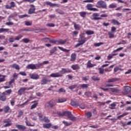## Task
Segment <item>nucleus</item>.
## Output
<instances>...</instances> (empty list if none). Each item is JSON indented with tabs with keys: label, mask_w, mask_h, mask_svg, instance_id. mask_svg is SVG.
<instances>
[{
	"label": "nucleus",
	"mask_w": 131,
	"mask_h": 131,
	"mask_svg": "<svg viewBox=\"0 0 131 131\" xmlns=\"http://www.w3.org/2000/svg\"><path fill=\"white\" fill-rule=\"evenodd\" d=\"M76 60V54L75 53H72L71 55V59L70 61L71 62H73Z\"/></svg>",
	"instance_id": "23"
},
{
	"label": "nucleus",
	"mask_w": 131,
	"mask_h": 131,
	"mask_svg": "<svg viewBox=\"0 0 131 131\" xmlns=\"http://www.w3.org/2000/svg\"><path fill=\"white\" fill-rule=\"evenodd\" d=\"M122 50H123V47H120L117 49L116 50H114L113 53H116V52H119L120 51H121Z\"/></svg>",
	"instance_id": "50"
},
{
	"label": "nucleus",
	"mask_w": 131,
	"mask_h": 131,
	"mask_svg": "<svg viewBox=\"0 0 131 131\" xmlns=\"http://www.w3.org/2000/svg\"><path fill=\"white\" fill-rule=\"evenodd\" d=\"M57 41L56 40H54V39H50L49 40V42H50V43H56V45H57Z\"/></svg>",
	"instance_id": "61"
},
{
	"label": "nucleus",
	"mask_w": 131,
	"mask_h": 131,
	"mask_svg": "<svg viewBox=\"0 0 131 131\" xmlns=\"http://www.w3.org/2000/svg\"><path fill=\"white\" fill-rule=\"evenodd\" d=\"M6 92H3L0 94V100L2 102H5L7 100Z\"/></svg>",
	"instance_id": "13"
},
{
	"label": "nucleus",
	"mask_w": 131,
	"mask_h": 131,
	"mask_svg": "<svg viewBox=\"0 0 131 131\" xmlns=\"http://www.w3.org/2000/svg\"><path fill=\"white\" fill-rule=\"evenodd\" d=\"M112 23H113L114 25H117L118 26H119V25H120V22L118 21V20L114 19L112 20Z\"/></svg>",
	"instance_id": "30"
},
{
	"label": "nucleus",
	"mask_w": 131,
	"mask_h": 131,
	"mask_svg": "<svg viewBox=\"0 0 131 131\" xmlns=\"http://www.w3.org/2000/svg\"><path fill=\"white\" fill-rule=\"evenodd\" d=\"M108 35L109 36V38H114V34L109 32L108 33Z\"/></svg>",
	"instance_id": "51"
},
{
	"label": "nucleus",
	"mask_w": 131,
	"mask_h": 131,
	"mask_svg": "<svg viewBox=\"0 0 131 131\" xmlns=\"http://www.w3.org/2000/svg\"><path fill=\"white\" fill-rule=\"evenodd\" d=\"M26 124L27 126H34V124H31V123H30V122L27 120L26 121Z\"/></svg>",
	"instance_id": "46"
},
{
	"label": "nucleus",
	"mask_w": 131,
	"mask_h": 131,
	"mask_svg": "<svg viewBox=\"0 0 131 131\" xmlns=\"http://www.w3.org/2000/svg\"><path fill=\"white\" fill-rule=\"evenodd\" d=\"M124 91L123 92V95H128L131 91V87L129 86H124Z\"/></svg>",
	"instance_id": "9"
},
{
	"label": "nucleus",
	"mask_w": 131,
	"mask_h": 131,
	"mask_svg": "<svg viewBox=\"0 0 131 131\" xmlns=\"http://www.w3.org/2000/svg\"><path fill=\"white\" fill-rule=\"evenodd\" d=\"M30 77L31 79H35V80H37V79H39V75L36 74H32L30 75Z\"/></svg>",
	"instance_id": "18"
},
{
	"label": "nucleus",
	"mask_w": 131,
	"mask_h": 131,
	"mask_svg": "<svg viewBox=\"0 0 131 131\" xmlns=\"http://www.w3.org/2000/svg\"><path fill=\"white\" fill-rule=\"evenodd\" d=\"M45 4L47 6H50V7H57L58 8L59 7V4H54L49 1L46 2Z\"/></svg>",
	"instance_id": "16"
},
{
	"label": "nucleus",
	"mask_w": 131,
	"mask_h": 131,
	"mask_svg": "<svg viewBox=\"0 0 131 131\" xmlns=\"http://www.w3.org/2000/svg\"><path fill=\"white\" fill-rule=\"evenodd\" d=\"M98 8H102V9H107V5L106 3L103 1H100L97 2Z\"/></svg>",
	"instance_id": "7"
},
{
	"label": "nucleus",
	"mask_w": 131,
	"mask_h": 131,
	"mask_svg": "<svg viewBox=\"0 0 131 131\" xmlns=\"http://www.w3.org/2000/svg\"><path fill=\"white\" fill-rule=\"evenodd\" d=\"M56 100L52 99L46 103L45 108H49V107H50V108H53V107L56 105Z\"/></svg>",
	"instance_id": "3"
},
{
	"label": "nucleus",
	"mask_w": 131,
	"mask_h": 131,
	"mask_svg": "<svg viewBox=\"0 0 131 131\" xmlns=\"http://www.w3.org/2000/svg\"><path fill=\"white\" fill-rule=\"evenodd\" d=\"M115 107H116V104H115V103H113L110 104L109 108L112 109V110H113L115 109Z\"/></svg>",
	"instance_id": "40"
},
{
	"label": "nucleus",
	"mask_w": 131,
	"mask_h": 131,
	"mask_svg": "<svg viewBox=\"0 0 131 131\" xmlns=\"http://www.w3.org/2000/svg\"><path fill=\"white\" fill-rule=\"evenodd\" d=\"M68 119L70 120L71 121H75L76 120V117H74L71 112L69 111L67 112V115Z\"/></svg>",
	"instance_id": "6"
},
{
	"label": "nucleus",
	"mask_w": 131,
	"mask_h": 131,
	"mask_svg": "<svg viewBox=\"0 0 131 131\" xmlns=\"http://www.w3.org/2000/svg\"><path fill=\"white\" fill-rule=\"evenodd\" d=\"M32 103H35L31 106V110H32L33 109H34V108H36L37 107V105H38V103L36 101H32Z\"/></svg>",
	"instance_id": "22"
},
{
	"label": "nucleus",
	"mask_w": 131,
	"mask_h": 131,
	"mask_svg": "<svg viewBox=\"0 0 131 131\" xmlns=\"http://www.w3.org/2000/svg\"><path fill=\"white\" fill-rule=\"evenodd\" d=\"M117 54H114L112 55H109L107 56L108 60H111V59H112L113 58V56H117Z\"/></svg>",
	"instance_id": "58"
},
{
	"label": "nucleus",
	"mask_w": 131,
	"mask_h": 131,
	"mask_svg": "<svg viewBox=\"0 0 131 131\" xmlns=\"http://www.w3.org/2000/svg\"><path fill=\"white\" fill-rule=\"evenodd\" d=\"M109 9H114L115 8H117V4L112 3L108 6Z\"/></svg>",
	"instance_id": "35"
},
{
	"label": "nucleus",
	"mask_w": 131,
	"mask_h": 131,
	"mask_svg": "<svg viewBox=\"0 0 131 131\" xmlns=\"http://www.w3.org/2000/svg\"><path fill=\"white\" fill-rule=\"evenodd\" d=\"M9 29L0 28V33H3V32H8Z\"/></svg>",
	"instance_id": "39"
},
{
	"label": "nucleus",
	"mask_w": 131,
	"mask_h": 131,
	"mask_svg": "<svg viewBox=\"0 0 131 131\" xmlns=\"http://www.w3.org/2000/svg\"><path fill=\"white\" fill-rule=\"evenodd\" d=\"M50 77H62V74L60 73V72L55 73H52L50 75Z\"/></svg>",
	"instance_id": "14"
},
{
	"label": "nucleus",
	"mask_w": 131,
	"mask_h": 131,
	"mask_svg": "<svg viewBox=\"0 0 131 131\" xmlns=\"http://www.w3.org/2000/svg\"><path fill=\"white\" fill-rule=\"evenodd\" d=\"M43 128H50V127H52V124L51 123L43 124Z\"/></svg>",
	"instance_id": "33"
},
{
	"label": "nucleus",
	"mask_w": 131,
	"mask_h": 131,
	"mask_svg": "<svg viewBox=\"0 0 131 131\" xmlns=\"http://www.w3.org/2000/svg\"><path fill=\"white\" fill-rule=\"evenodd\" d=\"M3 123L5 124L3 125L4 127H10L13 124L12 121L9 118L4 119Z\"/></svg>",
	"instance_id": "2"
},
{
	"label": "nucleus",
	"mask_w": 131,
	"mask_h": 131,
	"mask_svg": "<svg viewBox=\"0 0 131 131\" xmlns=\"http://www.w3.org/2000/svg\"><path fill=\"white\" fill-rule=\"evenodd\" d=\"M79 15H80V17H82V18H85V17H86V15H88V12L85 11H82L79 12Z\"/></svg>",
	"instance_id": "21"
},
{
	"label": "nucleus",
	"mask_w": 131,
	"mask_h": 131,
	"mask_svg": "<svg viewBox=\"0 0 131 131\" xmlns=\"http://www.w3.org/2000/svg\"><path fill=\"white\" fill-rule=\"evenodd\" d=\"M10 7L11 8H15V7H16V4H15V2H11L10 3Z\"/></svg>",
	"instance_id": "62"
},
{
	"label": "nucleus",
	"mask_w": 131,
	"mask_h": 131,
	"mask_svg": "<svg viewBox=\"0 0 131 131\" xmlns=\"http://www.w3.org/2000/svg\"><path fill=\"white\" fill-rule=\"evenodd\" d=\"M126 115H128V113H123L122 115H121L118 116L119 118H120L121 117H124V116H126Z\"/></svg>",
	"instance_id": "60"
},
{
	"label": "nucleus",
	"mask_w": 131,
	"mask_h": 131,
	"mask_svg": "<svg viewBox=\"0 0 131 131\" xmlns=\"http://www.w3.org/2000/svg\"><path fill=\"white\" fill-rule=\"evenodd\" d=\"M100 16V14H99V13H94L92 14V20H101L102 18L101 17H99V16Z\"/></svg>",
	"instance_id": "12"
},
{
	"label": "nucleus",
	"mask_w": 131,
	"mask_h": 131,
	"mask_svg": "<svg viewBox=\"0 0 131 131\" xmlns=\"http://www.w3.org/2000/svg\"><path fill=\"white\" fill-rule=\"evenodd\" d=\"M27 69H31L32 70H34L36 69V66L35 64L31 63L27 66Z\"/></svg>",
	"instance_id": "17"
},
{
	"label": "nucleus",
	"mask_w": 131,
	"mask_h": 131,
	"mask_svg": "<svg viewBox=\"0 0 131 131\" xmlns=\"http://www.w3.org/2000/svg\"><path fill=\"white\" fill-rule=\"evenodd\" d=\"M55 101L56 103H64V102H66V101H67V99L59 98L58 99V101H57V100H56Z\"/></svg>",
	"instance_id": "27"
},
{
	"label": "nucleus",
	"mask_w": 131,
	"mask_h": 131,
	"mask_svg": "<svg viewBox=\"0 0 131 131\" xmlns=\"http://www.w3.org/2000/svg\"><path fill=\"white\" fill-rule=\"evenodd\" d=\"M62 123L66 126H70V125H71L72 124V122H68V121H62Z\"/></svg>",
	"instance_id": "34"
},
{
	"label": "nucleus",
	"mask_w": 131,
	"mask_h": 131,
	"mask_svg": "<svg viewBox=\"0 0 131 131\" xmlns=\"http://www.w3.org/2000/svg\"><path fill=\"white\" fill-rule=\"evenodd\" d=\"M102 45H104V43L103 42L96 43L94 44V46L95 47H100V46H102Z\"/></svg>",
	"instance_id": "57"
},
{
	"label": "nucleus",
	"mask_w": 131,
	"mask_h": 131,
	"mask_svg": "<svg viewBox=\"0 0 131 131\" xmlns=\"http://www.w3.org/2000/svg\"><path fill=\"white\" fill-rule=\"evenodd\" d=\"M89 40V38L85 36H84V33H82L79 35V37L78 39V43L75 45L76 48H78V47H80V46H82V45H84L86 41Z\"/></svg>",
	"instance_id": "1"
},
{
	"label": "nucleus",
	"mask_w": 131,
	"mask_h": 131,
	"mask_svg": "<svg viewBox=\"0 0 131 131\" xmlns=\"http://www.w3.org/2000/svg\"><path fill=\"white\" fill-rule=\"evenodd\" d=\"M15 102H16V101L15 100V98H12L10 100V104H11V106H14V105H15Z\"/></svg>",
	"instance_id": "48"
},
{
	"label": "nucleus",
	"mask_w": 131,
	"mask_h": 131,
	"mask_svg": "<svg viewBox=\"0 0 131 131\" xmlns=\"http://www.w3.org/2000/svg\"><path fill=\"white\" fill-rule=\"evenodd\" d=\"M70 104L73 107H78L79 106V103L78 101L71 100Z\"/></svg>",
	"instance_id": "19"
},
{
	"label": "nucleus",
	"mask_w": 131,
	"mask_h": 131,
	"mask_svg": "<svg viewBox=\"0 0 131 131\" xmlns=\"http://www.w3.org/2000/svg\"><path fill=\"white\" fill-rule=\"evenodd\" d=\"M71 72H72L71 70L65 68L61 69V70L59 71V73L62 74V76H63V74H65V73H70Z\"/></svg>",
	"instance_id": "8"
},
{
	"label": "nucleus",
	"mask_w": 131,
	"mask_h": 131,
	"mask_svg": "<svg viewBox=\"0 0 131 131\" xmlns=\"http://www.w3.org/2000/svg\"><path fill=\"white\" fill-rule=\"evenodd\" d=\"M92 112H88L85 114V116L87 117V118H91L92 117Z\"/></svg>",
	"instance_id": "42"
},
{
	"label": "nucleus",
	"mask_w": 131,
	"mask_h": 131,
	"mask_svg": "<svg viewBox=\"0 0 131 131\" xmlns=\"http://www.w3.org/2000/svg\"><path fill=\"white\" fill-rule=\"evenodd\" d=\"M94 66H95L91 63V61L89 60L87 63V68H93V67H94Z\"/></svg>",
	"instance_id": "36"
},
{
	"label": "nucleus",
	"mask_w": 131,
	"mask_h": 131,
	"mask_svg": "<svg viewBox=\"0 0 131 131\" xmlns=\"http://www.w3.org/2000/svg\"><path fill=\"white\" fill-rule=\"evenodd\" d=\"M56 12L59 14L60 15H64V12L61 10H60L59 9H56Z\"/></svg>",
	"instance_id": "49"
},
{
	"label": "nucleus",
	"mask_w": 131,
	"mask_h": 131,
	"mask_svg": "<svg viewBox=\"0 0 131 131\" xmlns=\"http://www.w3.org/2000/svg\"><path fill=\"white\" fill-rule=\"evenodd\" d=\"M93 6H94V5L93 4H87L86 5L87 10H89V11H93L94 12H96L98 11V9L93 8Z\"/></svg>",
	"instance_id": "10"
},
{
	"label": "nucleus",
	"mask_w": 131,
	"mask_h": 131,
	"mask_svg": "<svg viewBox=\"0 0 131 131\" xmlns=\"http://www.w3.org/2000/svg\"><path fill=\"white\" fill-rule=\"evenodd\" d=\"M98 70L99 71V74H104V69H102V68H99L98 69Z\"/></svg>",
	"instance_id": "55"
},
{
	"label": "nucleus",
	"mask_w": 131,
	"mask_h": 131,
	"mask_svg": "<svg viewBox=\"0 0 131 131\" xmlns=\"http://www.w3.org/2000/svg\"><path fill=\"white\" fill-rule=\"evenodd\" d=\"M23 37V36L22 35H19L18 36L16 37V38H15V40H19Z\"/></svg>",
	"instance_id": "54"
},
{
	"label": "nucleus",
	"mask_w": 131,
	"mask_h": 131,
	"mask_svg": "<svg viewBox=\"0 0 131 131\" xmlns=\"http://www.w3.org/2000/svg\"><path fill=\"white\" fill-rule=\"evenodd\" d=\"M57 114H58L59 117L66 116V115L67 114V111H64L62 113H61V112H57Z\"/></svg>",
	"instance_id": "26"
},
{
	"label": "nucleus",
	"mask_w": 131,
	"mask_h": 131,
	"mask_svg": "<svg viewBox=\"0 0 131 131\" xmlns=\"http://www.w3.org/2000/svg\"><path fill=\"white\" fill-rule=\"evenodd\" d=\"M110 89L111 90V91L112 92V93H119L120 91L119 89H117V88H110Z\"/></svg>",
	"instance_id": "31"
},
{
	"label": "nucleus",
	"mask_w": 131,
	"mask_h": 131,
	"mask_svg": "<svg viewBox=\"0 0 131 131\" xmlns=\"http://www.w3.org/2000/svg\"><path fill=\"white\" fill-rule=\"evenodd\" d=\"M10 67L11 68H15L16 70H20V67H19V65L14 63L10 66Z\"/></svg>",
	"instance_id": "25"
},
{
	"label": "nucleus",
	"mask_w": 131,
	"mask_h": 131,
	"mask_svg": "<svg viewBox=\"0 0 131 131\" xmlns=\"http://www.w3.org/2000/svg\"><path fill=\"white\" fill-rule=\"evenodd\" d=\"M35 12V8H30L28 11V13L30 14H33Z\"/></svg>",
	"instance_id": "41"
},
{
	"label": "nucleus",
	"mask_w": 131,
	"mask_h": 131,
	"mask_svg": "<svg viewBox=\"0 0 131 131\" xmlns=\"http://www.w3.org/2000/svg\"><path fill=\"white\" fill-rule=\"evenodd\" d=\"M26 17H28V15L27 14L18 15L19 19H23V18H26Z\"/></svg>",
	"instance_id": "53"
},
{
	"label": "nucleus",
	"mask_w": 131,
	"mask_h": 131,
	"mask_svg": "<svg viewBox=\"0 0 131 131\" xmlns=\"http://www.w3.org/2000/svg\"><path fill=\"white\" fill-rule=\"evenodd\" d=\"M51 81H52L51 80H49L46 77H43L41 80V85H43L45 84H47L48 82H51Z\"/></svg>",
	"instance_id": "11"
},
{
	"label": "nucleus",
	"mask_w": 131,
	"mask_h": 131,
	"mask_svg": "<svg viewBox=\"0 0 131 131\" xmlns=\"http://www.w3.org/2000/svg\"><path fill=\"white\" fill-rule=\"evenodd\" d=\"M85 34H87V35H92L93 34H95V32L92 30H89L85 31Z\"/></svg>",
	"instance_id": "38"
},
{
	"label": "nucleus",
	"mask_w": 131,
	"mask_h": 131,
	"mask_svg": "<svg viewBox=\"0 0 131 131\" xmlns=\"http://www.w3.org/2000/svg\"><path fill=\"white\" fill-rule=\"evenodd\" d=\"M33 89V87H27V88H21L18 91V94L19 96H22L23 94H24V92L25 91H29L30 90H32Z\"/></svg>",
	"instance_id": "4"
},
{
	"label": "nucleus",
	"mask_w": 131,
	"mask_h": 131,
	"mask_svg": "<svg viewBox=\"0 0 131 131\" xmlns=\"http://www.w3.org/2000/svg\"><path fill=\"white\" fill-rule=\"evenodd\" d=\"M76 88V85H72L69 86V90L72 91V90H74Z\"/></svg>",
	"instance_id": "56"
},
{
	"label": "nucleus",
	"mask_w": 131,
	"mask_h": 131,
	"mask_svg": "<svg viewBox=\"0 0 131 131\" xmlns=\"http://www.w3.org/2000/svg\"><path fill=\"white\" fill-rule=\"evenodd\" d=\"M71 68H72V69H73V70H78L80 69V67H79V66L78 64H73L71 66Z\"/></svg>",
	"instance_id": "24"
},
{
	"label": "nucleus",
	"mask_w": 131,
	"mask_h": 131,
	"mask_svg": "<svg viewBox=\"0 0 131 131\" xmlns=\"http://www.w3.org/2000/svg\"><path fill=\"white\" fill-rule=\"evenodd\" d=\"M23 41H24V42H25V43H28V42H29V41H30V40H29V39L28 38H24L23 39Z\"/></svg>",
	"instance_id": "59"
},
{
	"label": "nucleus",
	"mask_w": 131,
	"mask_h": 131,
	"mask_svg": "<svg viewBox=\"0 0 131 131\" xmlns=\"http://www.w3.org/2000/svg\"><path fill=\"white\" fill-rule=\"evenodd\" d=\"M58 48L59 50H60V51L64 52V53H69V52H70V50H67L66 49L63 48V47L58 46Z\"/></svg>",
	"instance_id": "29"
},
{
	"label": "nucleus",
	"mask_w": 131,
	"mask_h": 131,
	"mask_svg": "<svg viewBox=\"0 0 131 131\" xmlns=\"http://www.w3.org/2000/svg\"><path fill=\"white\" fill-rule=\"evenodd\" d=\"M38 117L39 120H40V121H43V122L49 123L51 121L50 119H49V118L47 117L46 116H43L42 115H39Z\"/></svg>",
	"instance_id": "5"
},
{
	"label": "nucleus",
	"mask_w": 131,
	"mask_h": 131,
	"mask_svg": "<svg viewBox=\"0 0 131 131\" xmlns=\"http://www.w3.org/2000/svg\"><path fill=\"white\" fill-rule=\"evenodd\" d=\"M25 25H26V26H31L32 25V23L30 21H26L25 22Z\"/></svg>",
	"instance_id": "63"
},
{
	"label": "nucleus",
	"mask_w": 131,
	"mask_h": 131,
	"mask_svg": "<svg viewBox=\"0 0 131 131\" xmlns=\"http://www.w3.org/2000/svg\"><path fill=\"white\" fill-rule=\"evenodd\" d=\"M74 27L75 30H80L81 27L79 25L76 24V23H74Z\"/></svg>",
	"instance_id": "32"
},
{
	"label": "nucleus",
	"mask_w": 131,
	"mask_h": 131,
	"mask_svg": "<svg viewBox=\"0 0 131 131\" xmlns=\"http://www.w3.org/2000/svg\"><path fill=\"white\" fill-rule=\"evenodd\" d=\"M42 39L44 42H50V38L45 37Z\"/></svg>",
	"instance_id": "52"
},
{
	"label": "nucleus",
	"mask_w": 131,
	"mask_h": 131,
	"mask_svg": "<svg viewBox=\"0 0 131 131\" xmlns=\"http://www.w3.org/2000/svg\"><path fill=\"white\" fill-rule=\"evenodd\" d=\"M90 85L89 84H82L81 85L82 89H88Z\"/></svg>",
	"instance_id": "47"
},
{
	"label": "nucleus",
	"mask_w": 131,
	"mask_h": 131,
	"mask_svg": "<svg viewBox=\"0 0 131 131\" xmlns=\"http://www.w3.org/2000/svg\"><path fill=\"white\" fill-rule=\"evenodd\" d=\"M92 79H93V80H94V81H98L100 80V78L96 77V76H93L92 77Z\"/></svg>",
	"instance_id": "44"
},
{
	"label": "nucleus",
	"mask_w": 131,
	"mask_h": 131,
	"mask_svg": "<svg viewBox=\"0 0 131 131\" xmlns=\"http://www.w3.org/2000/svg\"><path fill=\"white\" fill-rule=\"evenodd\" d=\"M4 111L5 113H9V111H10V107L9 106L4 107Z\"/></svg>",
	"instance_id": "43"
},
{
	"label": "nucleus",
	"mask_w": 131,
	"mask_h": 131,
	"mask_svg": "<svg viewBox=\"0 0 131 131\" xmlns=\"http://www.w3.org/2000/svg\"><path fill=\"white\" fill-rule=\"evenodd\" d=\"M0 82H4V81H6V75H2V74H0Z\"/></svg>",
	"instance_id": "37"
},
{
	"label": "nucleus",
	"mask_w": 131,
	"mask_h": 131,
	"mask_svg": "<svg viewBox=\"0 0 131 131\" xmlns=\"http://www.w3.org/2000/svg\"><path fill=\"white\" fill-rule=\"evenodd\" d=\"M16 128H18L19 130H25L26 129V126L23 125L16 124L15 125Z\"/></svg>",
	"instance_id": "15"
},
{
	"label": "nucleus",
	"mask_w": 131,
	"mask_h": 131,
	"mask_svg": "<svg viewBox=\"0 0 131 131\" xmlns=\"http://www.w3.org/2000/svg\"><path fill=\"white\" fill-rule=\"evenodd\" d=\"M57 47H54L53 49L50 51V54H54L55 52H57Z\"/></svg>",
	"instance_id": "45"
},
{
	"label": "nucleus",
	"mask_w": 131,
	"mask_h": 131,
	"mask_svg": "<svg viewBox=\"0 0 131 131\" xmlns=\"http://www.w3.org/2000/svg\"><path fill=\"white\" fill-rule=\"evenodd\" d=\"M117 80H118V78H113L112 79H108L107 82L110 83L111 82H115V81H117Z\"/></svg>",
	"instance_id": "28"
},
{
	"label": "nucleus",
	"mask_w": 131,
	"mask_h": 131,
	"mask_svg": "<svg viewBox=\"0 0 131 131\" xmlns=\"http://www.w3.org/2000/svg\"><path fill=\"white\" fill-rule=\"evenodd\" d=\"M14 82H15V79L13 78L12 79L10 80L8 83L9 85H11V84H12V83H14Z\"/></svg>",
	"instance_id": "64"
},
{
	"label": "nucleus",
	"mask_w": 131,
	"mask_h": 131,
	"mask_svg": "<svg viewBox=\"0 0 131 131\" xmlns=\"http://www.w3.org/2000/svg\"><path fill=\"white\" fill-rule=\"evenodd\" d=\"M67 42V39H64V40H57V42L56 43V45H65V43H66V42Z\"/></svg>",
	"instance_id": "20"
}]
</instances>
